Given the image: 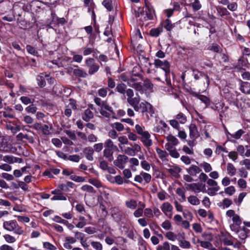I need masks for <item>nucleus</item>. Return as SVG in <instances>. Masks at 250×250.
<instances>
[{
  "mask_svg": "<svg viewBox=\"0 0 250 250\" xmlns=\"http://www.w3.org/2000/svg\"><path fill=\"white\" fill-rule=\"evenodd\" d=\"M141 98L138 99L131 106L137 112L141 113L143 116H146L149 120L153 117L155 113L153 106L148 102L144 101L140 103Z\"/></svg>",
  "mask_w": 250,
  "mask_h": 250,
  "instance_id": "f257e3e1",
  "label": "nucleus"
},
{
  "mask_svg": "<svg viewBox=\"0 0 250 250\" xmlns=\"http://www.w3.org/2000/svg\"><path fill=\"white\" fill-rule=\"evenodd\" d=\"M104 149L103 151L104 156L109 162H111L114 159L113 153L115 150L118 149L116 146L114 145L113 141L110 139H107L105 141Z\"/></svg>",
  "mask_w": 250,
  "mask_h": 250,
  "instance_id": "f03ea898",
  "label": "nucleus"
},
{
  "mask_svg": "<svg viewBox=\"0 0 250 250\" xmlns=\"http://www.w3.org/2000/svg\"><path fill=\"white\" fill-rule=\"evenodd\" d=\"M3 227L9 231H13L14 233L21 235L24 232L23 229L20 226L16 220H10L4 221L3 224Z\"/></svg>",
  "mask_w": 250,
  "mask_h": 250,
  "instance_id": "7ed1b4c3",
  "label": "nucleus"
},
{
  "mask_svg": "<svg viewBox=\"0 0 250 250\" xmlns=\"http://www.w3.org/2000/svg\"><path fill=\"white\" fill-rule=\"evenodd\" d=\"M154 64L156 67H161L163 70H164L165 72V76L167 77V83L168 84H170V81L167 80V75L170 73V65L169 62L167 61L163 62L159 59H156L154 61Z\"/></svg>",
  "mask_w": 250,
  "mask_h": 250,
  "instance_id": "20e7f679",
  "label": "nucleus"
},
{
  "mask_svg": "<svg viewBox=\"0 0 250 250\" xmlns=\"http://www.w3.org/2000/svg\"><path fill=\"white\" fill-rule=\"evenodd\" d=\"M145 9V10L141 12L138 17L141 16V19L144 21L153 19L154 12L153 7L151 5H146Z\"/></svg>",
  "mask_w": 250,
  "mask_h": 250,
  "instance_id": "39448f33",
  "label": "nucleus"
},
{
  "mask_svg": "<svg viewBox=\"0 0 250 250\" xmlns=\"http://www.w3.org/2000/svg\"><path fill=\"white\" fill-rule=\"evenodd\" d=\"M85 64L88 68V73L90 75H93L98 71L100 66L96 63L93 58H88L85 60Z\"/></svg>",
  "mask_w": 250,
  "mask_h": 250,
  "instance_id": "423d86ee",
  "label": "nucleus"
},
{
  "mask_svg": "<svg viewBox=\"0 0 250 250\" xmlns=\"http://www.w3.org/2000/svg\"><path fill=\"white\" fill-rule=\"evenodd\" d=\"M111 214L114 220L117 223L120 222L125 217L122 210L118 207H113L111 208Z\"/></svg>",
  "mask_w": 250,
  "mask_h": 250,
  "instance_id": "0eeeda50",
  "label": "nucleus"
},
{
  "mask_svg": "<svg viewBox=\"0 0 250 250\" xmlns=\"http://www.w3.org/2000/svg\"><path fill=\"white\" fill-rule=\"evenodd\" d=\"M128 157L125 155L119 154L117 159L114 161L115 166L120 169H123L125 167V165L127 162Z\"/></svg>",
  "mask_w": 250,
  "mask_h": 250,
  "instance_id": "6e6552de",
  "label": "nucleus"
},
{
  "mask_svg": "<svg viewBox=\"0 0 250 250\" xmlns=\"http://www.w3.org/2000/svg\"><path fill=\"white\" fill-rule=\"evenodd\" d=\"M166 139L167 142L165 145V148L166 149L175 148L174 146H177L179 143L178 140L172 135H168Z\"/></svg>",
  "mask_w": 250,
  "mask_h": 250,
  "instance_id": "1a4fd4ad",
  "label": "nucleus"
},
{
  "mask_svg": "<svg viewBox=\"0 0 250 250\" xmlns=\"http://www.w3.org/2000/svg\"><path fill=\"white\" fill-rule=\"evenodd\" d=\"M125 93L127 97V102L129 104L130 106H131L135 103H136V102L140 98V96L137 93L136 94V96L133 97L134 95V91L131 89H126Z\"/></svg>",
  "mask_w": 250,
  "mask_h": 250,
  "instance_id": "9d476101",
  "label": "nucleus"
},
{
  "mask_svg": "<svg viewBox=\"0 0 250 250\" xmlns=\"http://www.w3.org/2000/svg\"><path fill=\"white\" fill-rule=\"evenodd\" d=\"M60 188L59 189H55L54 190L51 191V193L54 195V196L51 198V200L52 201L54 200H62L65 201L66 200V196L62 192Z\"/></svg>",
  "mask_w": 250,
  "mask_h": 250,
  "instance_id": "9b49d317",
  "label": "nucleus"
},
{
  "mask_svg": "<svg viewBox=\"0 0 250 250\" xmlns=\"http://www.w3.org/2000/svg\"><path fill=\"white\" fill-rule=\"evenodd\" d=\"M86 159L89 161H92L94 160L93 154L94 153V149L91 146H86L83 149V151Z\"/></svg>",
  "mask_w": 250,
  "mask_h": 250,
  "instance_id": "f8f14e48",
  "label": "nucleus"
},
{
  "mask_svg": "<svg viewBox=\"0 0 250 250\" xmlns=\"http://www.w3.org/2000/svg\"><path fill=\"white\" fill-rule=\"evenodd\" d=\"M3 161L9 164L21 163L22 162V159L12 155H6L3 157Z\"/></svg>",
  "mask_w": 250,
  "mask_h": 250,
  "instance_id": "ddd939ff",
  "label": "nucleus"
},
{
  "mask_svg": "<svg viewBox=\"0 0 250 250\" xmlns=\"http://www.w3.org/2000/svg\"><path fill=\"white\" fill-rule=\"evenodd\" d=\"M75 185L71 182H67L66 184H62L58 186V188L64 192H69L70 191V188H74Z\"/></svg>",
  "mask_w": 250,
  "mask_h": 250,
  "instance_id": "4468645a",
  "label": "nucleus"
},
{
  "mask_svg": "<svg viewBox=\"0 0 250 250\" xmlns=\"http://www.w3.org/2000/svg\"><path fill=\"white\" fill-rule=\"evenodd\" d=\"M189 136L191 139H195L199 136L197 128L195 124H191L189 126Z\"/></svg>",
  "mask_w": 250,
  "mask_h": 250,
  "instance_id": "2eb2a0df",
  "label": "nucleus"
},
{
  "mask_svg": "<svg viewBox=\"0 0 250 250\" xmlns=\"http://www.w3.org/2000/svg\"><path fill=\"white\" fill-rule=\"evenodd\" d=\"M187 172L190 175L196 176L201 171V169L196 165H192L189 168L186 169Z\"/></svg>",
  "mask_w": 250,
  "mask_h": 250,
  "instance_id": "dca6fc26",
  "label": "nucleus"
},
{
  "mask_svg": "<svg viewBox=\"0 0 250 250\" xmlns=\"http://www.w3.org/2000/svg\"><path fill=\"white\" fill-rule=\"evenodd\" d=\"M161 208L164 213L165 215L168 216L167 213L172 211L173 209V207L168 202H165L162 204Z\"/></svg>",
  "mask_w": 250,
  "mask_h": 250,
  "instance_id": "f3484780",
  "label": "nucleus"
},
{
  "mask_svg": "<svg viewBox=\"0 0 250 250\" xmlns=\"http://www.w3.org/2000/svg\"><path fill=\"white\" fill-rule=\"evenodd\" d=\"M156 152L157 153L159 158L161 159L162 161H167V162L168 160L167 159V157L168 156V153L165 150H163L161 149L159 147H157L156 149Z\"/></svg>",
  "mask_w": 250,
  "mask_h": 250,
  "instance_id": "a211bd4d",
  "label": "nucleus"
},
{
  "mask_svg": "<svg viewBox=\"0 0 250 250\" xmlns=\"http://www.w3.org/2000/svg\"><path fill=\"white\" fill-rule=\"evenodd\" d=\"M17 140H22L23 139L27 140L29 143H33L34 141V139L33 136H30L28 134H24L23 133L21 132L19 133L16 137Z\"/></svg>",
  "mask_w": 250,
  "mask_h": 250,
  "instance_id": "6ab92c4d",
  "label": "nucleus"
},
{
  "mask_svg": "<svg viewBox=\"0 0 250 250\" xmlns=\"http://www.w3.org/2000/svg\"><path fill=\"white\" fill-rule=\"evenodd\" d=\"M185 186L187 189H191L195 193H198L200 192L199 184H185Z\"/></svg>",
  "mask_w": 250,
  "mask_h": 250,
  "instance_id": "aec40b11",
  "label": "nucleus"
},
{
  "mask_svg": "<svg viewBox=\"0 0 250 250\" xmlns=\"http://www.w3.org/2000/svg\"><path fill=\"white\" fill-rule=\"evenodd\" d=\"M168 166L170 168L167 169V171L174 177H177L179 173H180L182 170V169L178 166H171L169 165Z\"/></svg>",
  "mask_w": 250,
  "mask_h": 250,
  "instance_id": "412c9836",
  "label": "nucleus"
},
{
  "mask_svg": "<svg viewBox=\"0 0 250 250\" xmlns=\"http://www.w3.org/2000/svg\"><path fill=\"white\" fill-rule=\"evenodd\" d=\"M142 137L141 141L146 146H149L152 145V141L150 139V135L148 132L144 133V135Z\"/></svg>",
  "mask_w": 250,
  "mask_h": 250,
  "instance_id": "4be33fe9",
  "label": "nucleus"
},
{
  "mask_svg": "<svg viewBox=\"0 0 250 250\" xmlns=\"http://www.w3.org/2000/svg\"><path fill=\"white\" fill-rule=\"evenodd\" d=\"M249 232L250 230L244 227L242 229H239L237 233L240 239L245 240L248 237Z\"/></svg>",
  "mask_w": 250,
  "mask_h": 250,
  "instance_id": "5701e85b",
  "label": "nucleus"
},
{
  "mask_svg": "<svg viewBox=\"0 0 250 250\" xmlns=\"http://www.w3.org/2000/svg\"><path fill=\"white\" fill-rule=\"evenodd\" d=\"M93 117V112L89 109H86L84 111V114L82 116L83 119L86 122H88Z\"/></svg>",
  "mask_w": 250,
  "mask_h": 250,
  "instance_id": "b1692460",
  "label": "nucleus"
},
{
  "mask_svg": "<svg viewBox=\"0 0 250 250\" xmlns=\"http://www.w3.org/2000/svg\"><path fill=\"white\" fill-rule=\"evenodd\" d=\"M126 89V85L125 83H120L117 85L115 90L120 94H125Z\"/></svg>",
  "mask_w": 250,
  "mask_h": 250,
  "instance_id": "393cba45",
  "label": "nucleus"
},
{
  "mask_svg": "<svg viewBox=\"0 0 250 250\" xmlns=\"http://www.w3.org/2000/svg\"><path fill=\"white\" fill-rule=\"evenodd\" d=\"M74 74L79 77L85 78L88 75L87 73L81 69H74L73 70Z\"/></svg>",
  "mask_w": 250,
  "mask_h": 250,
  "instance_id": "a878e982",
  "label": "nucleus"
},
{
  "mask_svg": "<svg viewBox=\"0 0 250 250\" xmlns=\"http://www.w3.org/2000/svg\"><path fill=\"white\" fill-rule=\"evenodd\" d=\"M163 31V27L159 26L157 28H153L150 31V35L152 37H158Z\"/></svg>",
  "mask_w": 250,
  "mask_h": 250,
  "instance_id": "bb28decb",
  "label": "nucleus"
},
{
  "mask_svg": "<svg viewBox=\"0 0 250 250\" xmlns=\"http://www.w3.org/2000/svg\"><path fill=\"white\" fill-rule=\"evenodd\" d=\"M208 49L210 51H213L217 53H221L222 51L221 47L215 43H213L211 44V45H210L209 46H208Z\"/></svg>",
  "mask_w": 250,
  "mask_h": 250,
  "instance_id": "cd10ccee",
  "label": "nucleus"
},
{
  "mask_svg": "<svg viewBox=\"0 0 250 250\" xmlns=\"http://www.w3.org/2000/svg\"><path fill=\"white\" fill-rule=\"evenodd\" d=\"M232 204V201L231 200L228 198H225L222 202L219 203L218 204V205L220 207H222L223 208H225L229 207Z\"/></svg>",
  "mask_w": 250,
  "mask_h": 250,
  "instance_id": "c85d7f7f",
  "label": "nucleus"
},
{
  "mask_svg": "<svg viewBox=\"0 0 250 250\" xmlns=\"http://www.w3.org/2000/svg\"><path fill=\"white\" fill-rule=\"evenodd\" d=\"M176 120L178 121L180 123L182 124H184L187 121V117L181 112L178 113L175 116Z\"/></svg>",
  "mask_w": 250,
  "mask_h": 250,
  "instance_id": "c756f323",
  "label": "nucleus"
},
{
  "mask_svg": "<svg viewBox=\"0 0 250 250\" xmlns=\"http://www.w3.org/2000/svg\"><path fill=\"white\" fill-rule=\"evenodd\" d=\"M188 202L192 205H198L200 203V200L195 196L191 195L188 198Z\"/></svg>",
  "mask_w": 250,
  "mask_h": 250,
  "instance_id": "7c9ffc66",
  "label": "nucleus"
},
{
  "mask_svg": "<svg viewBox=\"0 0 250 250\" xmlns=\"http://www.w3.org/2000/svg\"><path fill=\"white\" fill-rule=\"evenodd\" d=\"M227 172L230 176H233L236 174V169L231 163H228L227 165Z\"/></svg>",
  "mask_w": 250,
  "mask_h": 250,
  "instance_id": "2f4dec72",
  "label": "nucleus"
},
{
  "mask_svg": "<svg viewBox=\"0 0 250 250\" xmlns=\"http://www.w3.org/2000/svg\"><path fill=\"white\" fill-rule=\"evenodd\" d=\"M127 84L129 86L133 88L137 91H141L143 88V86L140 82H136L134 83H127Z\"/></svg>",
  "mask_w": 250,
  "mask_h": 250,
  "instance_id": "473e14b6",
  "label": "nucleus"
},
{
  "mask_svg": "<svg viewBox=\"0 0 250 250\" xmlns=\"http://www.w3.org/2000/svg\"><path fill=\"white\" fill-rule=\"evenodd\" d=\"M125 206L130 209H134L137 206V203L136 201L131 199L125 202Z\"/></svg>",
  "mask_w": 250,
  "mask_h": 250,
  "instance_id": "72a5a7b5",
  "label": "nucleus"
},
{
  "mask_svg": "<svg viewBox=\"0 0 250 250\" xmlns=\"http://www.w3.org/2000/svg\"><path fill=\"white\" fill-rule=\"evenodd\" d=\"M217 10L218 13L221 17L229 15V12L227 10V8L225 7L219 6Z\"/></svg>",
  "mask_w": 250,
  "mask_h": 250,
  "instance_id": "f704fd0d",
  "label": "nucleus"
},
{
  "mask_svg": "<svg viewBox=\"0 0 250 250\" xmlns=\"http://www.w3.org/2000/svg\"><path fill=\"white\" fill-rule=\"evenodd\" d=\"M179 241V246L181 248L188 249L191 248V245L189 242L185 240H181Z\"/></svg>",
  "mask_w": 250,
  "mask_h": 250,
  "instance_id": "c9c22d12",
  "label": "nucleus"
},
{
  "mask_svg": "<svg viewBox=\"0 0 250 250\" xmlns=\"http://www.w3.org/2000/svg\"><path fill=\"white\" fill-rule=\"evenodd\" d=\"M163 26L167 31H170L174 27V25L171 23V21L169 19L165 20L163 23Z\"/></svg>",
  "mask_w": 250,
  "mask_h": 250,
  "instance_id": "e433bc0d",
  "label": "nucleus"
},
{
  "mask_svg": "<svg viewBox=\"0 0 250 250\" xmlns=\"http://www.w3.org/2000/svg\"><path fill=\"white\" fill-rule=\"evenodd\" d=\"M88 182L97 188H99L102 187L101 182L97 179H89L88 180Z\"/></svg>",
  "mask_w": 250,
  "mask_h": 250,
  "instance_id": "4c0bfd02",
  "label": "nucleus"
},
{
  "mask_svg": "<svg viewBox=\"0 0 250 250\" xmlns=\"http://www.w3.org/2000/svg\"><path fill=\"white\" fill-rule=\"evenodd\" d=\"M100 109L107 110L112 114L114 113L112 107L109 106L106 101H104V102L100 106Z\"/></svg>",
  "mask_w": 250,
  "mask_h": 250,
  "instance_id": "58836bf2",
  "label": "nucleus"
},
{
  "mask_svg": "<svg viewBox=\"0 0 250 250\" xmlns=\"http://www.w3.org/2000/svg\"><path fill=\"white\" fill-rule=\"evenodd\" d=\"M100 109L107 110L112 114L114 113L112 107L109 106L106 101H104V102L100 106Z\"/></svg>",
  "mask_w": 250,
  "mask_h": 250,
  "instance_id": "ea45409f",
  "label": "nucleus"
},
{
  "mask_svg": "<svg viewBox=\"0 0 250 250\" xmlns=\"http://www.w3.org/2000/svg\"><path fill=\"white\" fill-rule=\"evenodd\" d=\"M165 236L169 240L172 241H175L177 238V235L172 231L167 232L166 233Z\"/></svg>",
  "mask_w": 250,
  "mask_h": 250,
  "instance_id": "a19ab883",
  "label": "nucleus"
},
{
  "mask_svg": "<svg viewBox=\"0 0 250 250\" xmlns=\"http://www.w3.org/2000/svg\"><path fill=\"white\" fill-rule=\"evenodd\" d=\"M146 89H152L153 87V84L151 81L148 79L144 80L143 85Z\"/></svg>",
  "mask_w": 250,
  "mask_h": 250,
  "instance_id": "79ce46f5",
  "label": "nucleus"
},
{
  "mask_svg": "<svg viewBox=\"0 0 250 250\" xmlns=\"http://www.w3.org/2000/svg\"><path fill=\"white\" fill-rule=\"evenodd\" d=\"M157 250H170V244L168 242H165L157 247Z\"/></svg>",
  "mask_w": 250,
  "mask_h": 250,
  "instance_id": "37998d69",
  "label": "nucleus"
},
{
  "mask_svg": "<svg viewBox=\"0 0 250 250\" xmlns=\"http://www.w3.org/2000/svg\"><path fill=\"white\" fill-rule=\"evenodd\" d=\"M102 4L109 11H111L113 8L112 5L111 0H104Z\"/></svg>",
  "mask_w": 250,
  "mask_h": 250,
  "instance_id": "c03bdc74",
  "label": "nucleus"
},
{
  "mask_svg": "<svg viewBox=\"0 0 250 250\" xmlns=\"http://www.w3.org/2000/svg\"><path fill=\"white\" fill-rule=\"evenodd\" d=\"M67 107L71 108L73 110H75L77 109V104L76 100L73 99H70L69 100V104Z\"/></svg>",
  "mask_w": 250,
  "mask_h": 250,
  "instance_id": "a18cd8bd",
  "label": "nucleus"
},
{
  "mask_svg": "<svg viewBox=\"0 0 250 250\" xmlns=\"http://www.w3.org/2000/svg\"><path fill=\"white\" fill-rule=\"evenodd\" d=\"M245 133L244 131L241 129L238 130L237 132L233 134L229 133V135L235 139H239L242 135Z\"/></svg>",
  "mask_w": 250,
  "mask_h": 250,
  "instance_id": "49530a36",
  "label": "nucleus"
},
{
  "mask_svg": "<svg viewBox=\"0 0 250 250\" xmlns=\"http://www.w3.org/2000/svg\"><path fill=\"white\" fill-rule=\"evenodd\" d=\"M200 166L204 168V170L206 172H209L212 170L211 165L207 162H204L201 163Z\"/></svg>",
  "mask_w": 250,
  "mask_h": 250,
  "instance_id": "de8ad7c7",
  "label": "nucleus"
},
{
  "mask_svg": "<svg viewBox=\"0 0 250 250\" xmlns=\"http://www.w3.org/2000/svg\"><path fill=\"white\" fill-rule=\"evenodd\" d=\"M169 153V155L173 158H178L180 156L179 153L178 152L175 148L167 149Z\"/></svg>",
  "mask_w": 250,
  "mask_h": 250,
  "instance_id": "09e8293b",
  "label": "nucleus"
},
{
  "mask_svg": "<svg viewBox=\"0 0 250 250\" xmlns=\"http://www.w3.org/2000/svg\"><path fill=\"white\" fill-rule=\"evenodd\" d=\"M192 95L197 97L199 100H200L202 102L205 104H208L209 102L208 99L205 96L199 95L196 93H193Z\"/></svg>",
  "mask_w": 250,
  "mask_h": 250,
  "instance_id": "8fccbe9b",
  "label": "nucleus"
},
{
  "mask_svg": "<svg viewBox=\"0 0 250 250\" xmlns=\"http://www.w3.org/2000/svg\"><path fill=\"white\" fill-rule=\"evenodd\" d=\"M36 80L39 86L42 87L45 86L46 83L43 76L38 75L37 77Z\"/></svg>",
  "mask_w": 250,
  "mask_h": 250,
  "instance_id": "3c124183",
  "label": "nucleus"
},
{
  "mask_svg": "<svg viewBox=\"0 0 250 250\" xmlns=\"http://www.w3.org/2000/svg\"><path fill=\"white\" fill-rule=\"evenodd\" d=\"M70 179L72 181H74L76 182H79V183L83 182L85 180V179L84 177L77 176L75 175H70Z\"/></svg>",
  "mask_w": 250,
  "mask_h": 250,
  "instance_id": "603ef678",
  "label": "nucleus"
},
{
  "mask_svg": "<svg viewBox=\"0 0 250 250\" xmlns=\"http://www.w3.org/2000/svg\"><path fill=\"white\" fill-rule=\"evenodd\" d=\"M197 242L200 244L202 248L205 249H208L212 246V244L209 242L201 241L199 239L197 240Z\"/></svg>",
  "mask_w": 250,
  "mask_h": 250,
  "instance_id": "864d4df0",
  "label": "nucleus"
},
{
  "mask_svg": "<svg viewBox=\"0 0 250 250\" xmlns=\"http://www.w3.org/2000/svg\"><path fill=\"white\" fill-rule=\"evenodd\" d=\"M92 247L96 250H102L103 246L102 244L99 242L92 241L91 242Z\"/></svg>",
  "mask_w": 250,
  "mask_h": 250,
  "instance_id": "5fc2aeb1",
  "label": "nucleus"
},
{
  "mask_svg": "<svg viewBox=\"0 0 250 250\" xmlns=\"http://www.w3.org/2000/svg\"><path fill=\"white\" fill-rule=\"evenodd\" d=\"M141 174L143 177V179L145 180L146 183H149L151 180V176L150 174L147 173L141 172Z\"/></svg>",
  "mask_w": 250,
  "mask_h": 250,
  "instance_id": "6e6d98bb",
  "label": "nucleus"
},
{
  "mask_svg": "<svg viewBox=\"0 0 250 250\" xmlns=\"http://www.w3.org/2000/svg\"><path fill=\"white\" fill-rule=\"evenodd\" d=\"M27 52L34 56L37 55L38 52L35 48L30 45H27L26 47Z\"/></svg>",
  "mask_w": 250,
  "mask_h": 250,
  "instance_id": "4d7b16f0",
  "label": "nucleus"
},
{
  "mask_svg": "<svg viewBox=\"0 0 250 250\" xmlns=\"http://www.w3.org/2000/svg\"><path fill=\"white\" fill-rule=\"evenodd\" d=\"M5 240L9 243H13L16 242V238L9 234H5L3 236Z\"/></svg>",
  "mask_w": 250,
  "mask_h": 250,
  "instance_id": "13d9d810",
  "label": "nucleus"
},
{
  "mask_svg": "<svg viewBox=\"0 0 250 250\" xmlns=\"http://www.w3.org/2000/svg\"><path fill=\"white\" fill-rule=\"evenodd\" d=\"M81 189L83 191H86L89 193L95 192L94 188L92 186L87 185H85L82 186Z\"/></svg>",
  "mask_w": 250,
  "mask_h": 250,
  "instance_id": "bf43d9fd",
  "label": "nucleus"
},
{
  "mask_svg": "<svg viewBox=\"0 0 250 250\" xmlns=\"http://www.w3.org/2000/svg\"><path fill=\"white\" fill-rule=\"evenodd\" d=\"M37 109V108L33 104H30L25 108V110L27 113L32 114L36 113Z\"/></svg>",
  "mask_w": 250,
  "mask_h": 250,
  "instance_id": "052dcab7",
  "label": "nucleus"
},
{
  "mask_svg": "<svg viewBox=\"0 0 250 250\" xmlns=\"http://www.w3.org/2000/svg\"><path fill=\"white\" fill-rule=\"evenodd\" d=\"M191 4L194 11H198L201 8V4H200L199 0H194V1L191 3Z\"/></svg>",
  "mask_w": 250,
  "mask_h": 250,
  "instance_id": "680f3d73",
  "label": "nucleus"
},
{
  "mask_svg": "<svg viewBox=\"0 0 250 250\" xmlns=\"http://www.w3.org/2000/svg\"><path fill=\"white\" fill-rule=\"evenodd\" d=\"M108 88H102L98 90L99 96L102 97H105L107 95Z\"/></svg>",
  "mask_w": 250,
  "mask_h": 250,
  "instance_id": "e2e57ef3",
  "label": "nucleus"
},
{
  "mask_svg": "<svg viewBox=\"0 0 250 250\" xmlns=\"http://www.w3.org/2000/svg\"><path fill=\"white\" fill-rule=\"evenodd\" d=\"M219 190V187L210 188L207 190L208 194L210 196H214L216 194V192Z\"/></svg>",
  "mask_w": 250,
  "mask_h": 250,
  "instance_id": "0e129e2a",
  "label": "nucleus"
},
{
  "mask_svg": "<svg viewBox=\"0 0 250 250\" xmlns=\"http://www.w3.org/2000/svg\"><path fill=\"white\" fill-rule=\"evenodd\" d=\"M235 191V189L233 186L229 187L225 189V192L229 195L231 196L233 195Z\"/></svg>",
  "mask_w": 250,
  "mask_h": 250,
  "instance_id": "69168bd1",
  "label": "nucleus"
},
{
  "mask_svg": "<svg viewBox=\"0 0 250 250\" xmlns=\"http://www.w3.org/2000/svg\"><path fill=\"white\" fill-rule=\"evenodd\" d=\"M44 248L48 249L49 250H56V247L48 242H44L43 244Z\"/></svg>",
  "mask_w": 250,
  "mask_h": 250,
  "instance_id": "338daca9",
  "label": "nucleus"
},
{
  "mask_svg": "<svg viewBox=\"0 0 250 250\" xmlns=\"http://www.w3.org/2000/svg\"><path fill=\"white\" fill-rule=\"evenodd\" d=\"M240 90L246 94H250V86L242 84L240 88Z\"/></svg>",
  "mask_w": 250,
  "mask_h": 250,
  "instance_id": "774afa93",
  "label": "nucleus"
}]
</instances>
